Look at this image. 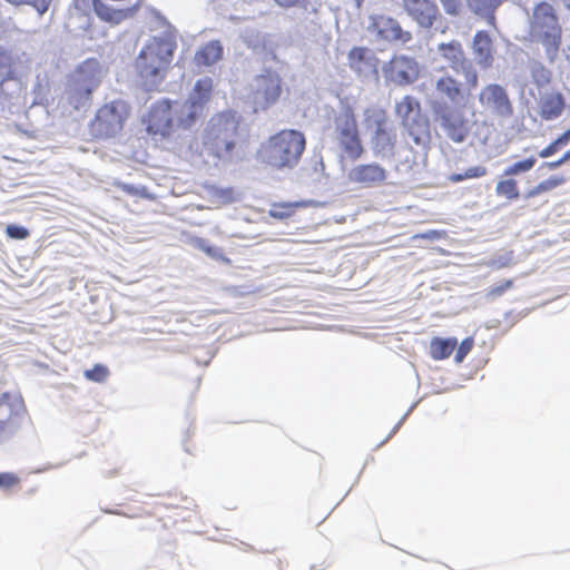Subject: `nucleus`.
<instances>
[{
  "label": "nucleus",
  "mask_w": 570,
  "mask_h": 570,
  "mask_svg": "<svg viewBox=\"0 0 570 570\" xmlns=\"http://www.w3.org/2000/svg\"><path fill=\"white\" fill-rule=\"evenodd\" d=\"M459 72L464 76L465 83L470 89L476 88L479 83V76L470 60L462 68H460Z\"/></svg>",
  "instance_id": "nucleus-38"
},
{
  "label": "nucleus",
  "mask_w": 570,
  "mask_h": 570,
  "mask_svg": "<svg viewBox=\"0 0 570 570\" xmlns=\"http://www.w3.org/2000/svg\"><path fill=\"white\" fill-rule=\"evenodd\" d=\"M102 78V69L97 59L90 58L80 63L71 73L67 99L76 109L80 110L88 106L92 92L99 87Z\"/></svg>",
  "instance_id": "nucleus-5"
},
{
  "label": "nucleus",
  "mask_w": 570,
  "mask_h": 570,
  "mask_svg": "<svg viewBox=\"0 0 570 570\" xmlns=\"http://www.w3.org/2000/svg\"><path fill=\"white\" fill-rule=\"evenodd\" d=\"M502 0H466L470 10L483 18H492V13L500 6Z\"/></svg>",
  "instance_id": "nucleus-31"
},
{
  "label": "nucleus",
  "mask_w": 570,
  "mask_h": 570,
  "mask_svg": "<svg viewBox=\"0 0 570 570\" xmlns=\"http://www.w3.org/2000/svg\"><path fill=\"white\" fill-rule=\"evenodd\" d=\"M250 88L255 106L266 109L275 104L281 96V78L276 72L265 70L253 79Z\"/></svg>",
  "instance_id": "nucleus-15"
},
{
  "label": "nucleus",
  "mask_w": 570,
  "mask_h": 570,
  "mask_svg": "<svg viewBox=\"0 0 570 570\" xmlns=\"http://www.w3.org/2000/svg\"><path fill=\"white\" fill-rule=\"evenodd\" d=\"M195 247L203 250L204 253H206L209 257H212L214 259L228 262V259L225 258V256L219 247L209 245L208 242L203 238H197L195 240Z\"/></svg>",
  "instance_id": "nucleus-37"
},
{
  "label": "nucleus",
  "mask_w": 570,
  "mask_h": 570,
  "mask_svg": "<svg viewBox=\"0 0 570 570\" xmlns=\"http://www.w3.org/2000/svg\"><path fill=\"white\" fill-rule=\"evenodd\" d=\"M561 31L554 8L548 2L537 4L530 20V37L533 42L543 46L546 58L550 63H553L558 57Z\"/></svg>",
  "instance_id": "nucleus-4"
},
{
  "label": "nucleus",
  "mask_w": 570,
  "mask_h": 570,
  "mask_svg": "<svg viewBox=\"0 0 570 570\" xmlns=\"http://www.w3.org/2000/svg\"><path fill=\"white\" fill-rule=\"evenodd\" d=\"M432 85L435 92L433 100H444L451 106L459 105L464 98L462 83L452 77L448 71L432 78Z\"/></svg>",
  "instance_id": "nucleus-21"
},
{
  "label": "nucleus",
  "mask_w": 570,
  "mask_h": 570,
  "mask_svg": "<svg viewBox=\"0 0 570 570\" xmlns=\"http://www.w3.org/2000/svg\"><path fill=\"white\" fill-rule=\"evenodd\" d=\"M444 11L450 16H459L462 9L461 0H440Z\"/></svg>",
  "instance_id": "nucleus-44"
},
{
  "label": "nucleus",
  "mask_w": 570,
  "mask_h": 570,
  "mask_svg": "<svg viewBox=\"0 0 570 570\" xmlns=\"http://www.w3.org/2000/svg\"><path fill=\"white\" fill-rule=\"evenodd\" d=\"M479 102L489 114L499 118H509L513 106L505 88L497 83L484 86L479 94Z\"/></svg>",
  "instance_id": "nucleus-17"
},
{
  "label": "nucleus",
  "mask_w": 570,
  "mask_h": 570,
  "mask_svg": "<svg viewBox=\"0 0 570 570\" xmlns=\"http://www.w3.org/2000/svg\"><path fill=\"white\" fill-rule=\"evenodd\" d=\"M430 109L435 125L450 140L456 144L465 141L471 130L464 106H451L444 100H431Z\"/></svg>",
  "instance_id": "nucleus-7"
},
{
  "label": "nucleus",
  "mask_w": 570,
  "mask_h": 570,
  "mask_svg": "<svg viewBox=\"0 0 570 570\" xmlns=\"http://www.w3.org/2000/svg\"><path fill=\"white\" fill-rule=\"evenodd\" d=\"M364 125L372 131L371 148L380 158L394 156L396 135L389 128L386 112L381 108L364 110Z\"/></svg>",
  "instance_id": "nucleus-9"
},
{
  "label": "nucleus",
  "mask_w": 570,
  "mask_h": 570,
  "mask_svg": "<svg viewBox=\"0 0 570 570\" xmlns=\"http://www.w3.org/2000/svg\"><path fill=\"white\" fill-rule=\"evenodd\" d=\"M472 53L474 61L483 69H488L493 63L492 40L487 31H478L473 37Z\"/></svg>",
  "instance_id": "nucleus-26"
},
{
  "label": "nucleus",
  "mask_w": 570,
  "mask_h": 570,
  "mask_svg": "<svg viewBox=\"0 0 570 570\" xmlns=\"http://www.w3.org/2000/svg\"><path fill=\"white\" fill-rule=\"evenodd\" d=\"M271 216L278 219H284L289 216V212L287 210H278V209H272Z\"/></svg>",
  "instance_id": "nucleus-53"
},
{
  "label": "nucleus",
  "mask_w": 570,
  "mask_h": 570,
  "mask_svg": "<svg viewBox=\"0 0 570 570\" xmlns=\"http://www.w3.org/2000/svg\"><path fill=\"white\" fill-rule=\"evenodd\" d=\"M212 78L204 77L196 81L186 100L171 101L175 129H189L197 124L204 115L205 106L212 96Z\"/></svg>",
  "instance_id": "nucleus-6"
},
{
  "label": "nucleus",
  "mask_w": 570,
  "mask_h": 570,
  "mask_svg": "<svg viewBox=\"0 0 570 570\" xmlns=\"http://www.w3.org/2000/svg\"><path fill=\"white\" fill-rule=\"evenodd\" d=\"M458 344L456 338H433L431 341L430 350L431 355L435 360H443L449 357Z\"/></svg>",
  "instance_id": "nucleus-30"
},
{
  "label": "nucleus",
  "mask_w": 570,
  "mask_h": 570,
  "mask_svg": "<svg viewBox=\"0 0 570 570\" xmlns=\"http://www.w3.org/2000/svg\"><path fill=\"white\" fill-rule=\"evenodd\" d=\"M350 67L361 77L377 75L379 59L372 49L354 47L348 53Z\"/></svg>",
  "instance_id": "nucleus-23"
},
{
  "label": "nucleus",
  "mask_w": 570,
  "mask_h": 570,
  "mask_svg": "<svg viewBox=\"0 0 570 570\" xmlns=\"http://www.w3.org/2000/svg\"><path fill=\"white\" fill-rule=\"evenodd\" d=\"M107 376L108 370L101 364H96L91 370L85 371V377L94 382L102 383Z\"/></svg>",
  "instance_id": "nucleus-40"
},
{
  "label": "nucleus",
  "mask_w": 570,
  "mask_h": 570,
  "mask_svg": "<svg viewBox=\"0 0 570 570\" xmlns=\"http://www.w3.org/2000/svg\"><path fill=\"white\" fill-rule=\"evenodd\" d=\"M570 141V128L564 131L561 136H559L553 142L561 149Z\"/></svg>",
  "instance_id": "nucleus-49"
},
{
  "label": "nucleus",
  "mask_w": 570,
  "mask_h": 570,
  "mask_svg": "<svg viewBox=\"0 0 570 570\" xmlns=\"http://www.w3.org/2000/svg\"><path fill=\"white\" fill-rule=\"evenodd\" d=\"M561 158H562V160H563L564 163H567L568 160H570V149H569V150H567V151L563 154V156H562Z\"/></svg>",
  "instance_id": "nucleus-58"
},
{
  "label": "nucleus",
  "mask_w": 570,
  "mask_h": 570,
  "mask_svg": "<svg viewBox=\"0 0 570 570\" xmlns=\"http://www.w3.org/2000/svg\"><path fill=\"white\" fill-rule=\"evenodd\" d=\"M472 347H473V338L472 337H466L465 340H463L456 351L454 361L456 363H461L464 360V357L470 353Z\"/></svg>",
  "instance_id": "nucleus-43"
},
{
  "label": "nucleus",
  "mask_w": 570,
  "mask_h": 570,
  "mask_svg": "<svg viewBox=\"0 0 570 570\" xmlns=\"http://www.w3.org/2000/svg\"><path fill=\"white\" fill-rule=\"evenodd\" d=\"M512 264H513V253L512 252H505V253L499 254L491 262V265L495 268L508 267Z\"/></svg>",
  "instance_id": "nucleus-42"
},
{
  "label": "nucleus",
  "mask_w": 570,
  "mask_h": 570,
  "mask_svg": "<svg viewBox=\"0 0 570 570\" xmlns=\"http://www.w3.org/2000/svg\"><path fill=\"white\" fill-rule=\"evenodd\" d=\"M366 31L376 43H401L412 41V33L404 30L393 17L385 14H372L368 18Z\"/></svg>",
  "instance_id": "nucleus-13"
},
{
  "label": "nucleus",
  "mask_w": 570,
  "mask_h": 570,
  "mask_svg": "<svg viewBox=\"0 0 570 570\" xmlns=\"http://www.w3.org/2000/svg\"><path fill=\"white\" fill-rule=\"evenodd\" d=\"M17 431V425H9L0 423V442H3L11 438L13 433Z\"/></svg>",
  "instance_id": "nucleus-47"
},
{
  "label": "nucleus",
  "mask_w": 570,
  "mask_h": 570,
  "mask_svg": "<svg viewBox=\"0 0 570 570\" xmlns=\"http://www.w3.org/2000/svg\"><path fill=\"white\" fill-rule=\"evenodd\" d=\"M18 482V478L12 473H0V488L8 489Z\"/></svg>",
  "instance_id": "nucleus-46"
},
{
  "label": "nucleus",
  "mask_w": 570,
  "mask_h": 570,
  "mask_svg": "<svg viewBox=\"0 0 570 570\" xmlns=\"http://www.w3.org/2000/svg\"><path fill=\"white\" fill-rule=\"evenodd\" d=\"M558 150V146L552 141L549 146L539 151L538 156L541 158H548L554 155Z\"/></svg>",
  "instance_id": "nucleus-48"
},
{
  "label": "nucleus",
  "mask_w": 570,
  "mask_h": 570,
  "mask_svg": "<svg viewBox=\"0 0 570 570\" xmlns=\"http://www.w3.org/2000/svg\"><path fill=\"white\" fill-rule=\"evenodd\" d=\"M73 7L79 12L86 13L94 9L96 14L104 21L119 23L134 12V8L114 9L105 4L101 0H73Z\"/></svg>",
  "instance_id": "nucleus-22"
},
{
  "label": "nucleus",
  "mask_w": 570,
  "mask_h": 570,
  "mask_svg": "<svg viewBox=\"0 0 570 570\" xmlns=\"http://www.w3.org/2000/svg\"><path fill=\"white\" fill-rule=\"evenodd\" d=\"M6 232L9 237L14 239H24L29 236L28 229L18 225H8Z\"/></svg>",
  "instance_id": "nucleus-45"
},
{
  "label": "nucleus",
  "mask_w": 570,
  "mask_h": 570,
  "mask_svg": "<svg viewBox=\"0 0 570 570\" xmlns=\"http://www.w3.org/2000/svg\"><path fill=\"white\" fill-rule=\"evenodd\" d=\"M387 178V171L376 163L360 164L347 173V179L363 188H371L383 184Z\"/></svg>",
  "instance_id": "nucleus-20"
},
{
  "label": "nucleus",
  "mask_w": 570,
  "mask_h": 570,
  "mask_svg": "<svg viewBox=\"0 0 570 570\" xmlns=\"http://www.w3.org/2000/svg\"><path fill=\"white\" fill-rule=\"evenodd\" d=\"M7 1L13 6H21V4L31 6L41 16L48 10V8L51 3V0H7Z\"/></svg>",
  "instance_id": "nucleus-39"
},
{
  "label": "nucleus",
  "mask_w": 570,
  "mask_h": 570,
  "mask_svg": "<svg viewBox=\"0 0 570 570\" xmlns=\"http://www.w3.org/2000/svg\"><path fill=\"white\" fill-rule=\"evenodd\" d=\"M564 164V161L562 160V158L558 159V160H554V161H546L541 165V168H549V169H556V168H559L560 166H562Z\"/></svg>",
  "instance_id": "nucleus-51"
},
{
  "label": "nucleus",
  "mask_w": 570,
  "mask_h": 570,
  "mask_svg": "<svg viewBox=\"0 0 570 570\" xmlns=\"http://www.w3.org/2000/svg\"><path fill=\"white\" fill-rule=\"evenodd\" d=\"M566 107V101L561 92L550 89L539 90L538 112L544 120H554L559 118Z\"/></svg>",
  "instance_id": "nucleus-24"
},
{
  "label": "nucleus",
  "mask_w": 570,
  "mask_h": 570,
  "mask_svg": "<svg viewBox=\"0 0 570 570\" xmlns=\"http://www.w3.org/2000/svg\"><path fill=\"white\" fill-rule=\"evenodd\" d=\"M306 139L303 132L284 129L262 142L257 159L276 170L294 169L305 150Z\"/></svg>",
  "instance_id": "nucleus-3"
},
{
  "label": "nucleus",
  "mask_w": 570,
  "mask_h": 570,
  "mask_svg": "<svg viewBox=\"0 0 570 570\" xmlns=\"http://www.w3.org/2000/svg\"><path fill=\"white\" fill-rule=\"evenodd\" d=\"M558 185H559L558 179L550 178V179L543 180V181L539 183L535 187L531 188L528 191L527 197L528 198L535 197L542 193H546L548 190L556 188Z\"/></svg>",
  "instance_id": "nucleus-41"
},
{
  "label": "nucleus",
  "mask_w": 570,
  "mask_h": 570,
  "mask_svg": "<svg viewBox=\"0 0 570 570\" xmlns=\"http://www.w3.org/2000/svg\"><path fill=\"white\" fill-rule=\"evenodd\" d=\"M495 191L498 195L504 196L508 199L519 198V190L514 179L500 180L495 186Z\"/></svg>",
  "instance_id": "nucleus-34"
},
{
  "label": "nucleus",
  "mask_w": 570,
  "mask_h": 570,
  "mask_svg": "<svg viewBox=\"0 0 570 570\" xmlns=\"http://www.w3.org/2000/svg\"><path fill=\"white\" fill-rule=\"evenodd\" d=\"M414 406H415V404H414V405H412V406L410 407V410H409V411H407V412L402 416V419L399 421V423L394 426V429L392 430V432L389 434L387 439H389V438H391V436H392V435H393V434L399 430V428L403 424V422H404L405 417L407 416V414L412 411V409H413Z\"/></svg>",
  "instance_id": "nucleus-55"
},
{
  "label": "nucleus",
  "mask_w": 570,
  "mask_h": 570,
  "mask_svg": "<svg viewBox=\"0 0 570 570\" xmlns=\"http://www.w3.org/2000/svg\"><path fill=\"white\" fill-rule=\"evenodd\" d=\"M430 144L431 135L416 132L404 136V147L397 154L396 170L412 176L420 174L426 166Z\"/></svg>",
  "instance_id": "nucleus-11"
},
{
  "label": "nucleus",
  "mask_w": 570,
  "mask_h": 570,
  "mask_svg": "<svg viewBox=\"0 0 570 570\" xmlns=\"http://www.w3.org/2000/svg\"><path fill=\"white\" fill-rule=\"evenodd\" d=\"M529 69L532 80L538 86L539 90L547 89L546 86L550 82L551 72L537 60L530 62Z\"/></svg>",
  "instance_id": "nucleus-32"
},
{
  "label": "nucleus",
  "mask_w": 570,
  "mask_h": 570,
  "mask_svg": "<svg viewBox=\"0 0 570 570\" xmlns=\"http://www.w3.org/2000/svg\"><path fill=\"white\" fill-rule=\"evenodd\" d=\"M216 194L224 199V202L228 203L232 202V189H219L216 191Z\"/></svg>",
  "instance_id": "nucleus-52"
},
{
  "label": "nucleus",
  "mask_w": 570,
  "mask_h": 570,
  "mask_svg": "<svg viewBox=\"0 0 570 570\" xmlns=\"http://www.w3.org/2000/svg\"><path fill=\"white\" fill-rule=\"evenodd\" d=\"M279 7L283 8H292V7H302L307 14H312L311 24L312 30H316L320 28L318 21V8L321 7L320 0H274Z\"/></svg>",
  "instance_id": "nucleus-29"
},
{
  "label": "nucleus",
  "mask_w": 570,
  "mask_h": 570,
  "mask_svg": "<svg viewBox=\"0 0 570 570\" xmlns=\"http://www.w3.org/2000/svg\"><path fill=\"white\" fill-rule=\"evenodd\" d=\"M512 286V281H505L502 285L497 286L491 289V294L493 295H501L505 289L510 288Z\"/></svg>",
  "instance_id": "nucleus-50"
},
{
  "label": "nucleus",
  "mask_w": 570,
  "mask_h": 570,
  "mask_svg": "<svg viewBox=\"0 0 570 570\" xmlns=\"http://www.w3.org/2000/svg\"><path fill=\"white\" fill-rule=\"evenodd\" d=\"M401 7L423 29H430L439 16L433 0H401Z\"/></svg>",
  "instance_id": "nucleus-19"
},
{
  "label": "nucleus",
  "mask_w": 570,
  "mask_h": 570,
  "mask_svg": "<svg viewBox=\"0 0 570 570\" xmlns=\"http://www.w3.org/2000/svg\"><path fill=\"white\" fill-rule=\"evenodd\" d=\"M129 116V106L124 100H114L98 109L90 129L97 138H111L118 135Z\"/></svg>",
  "instance_id": "nucleus-12"
},
{
  "label": "nucleus",
  "mask_w": 570,
  "mask_h": 570,
  "mask_svg": "<svg viewBox=\"0 0 570 570\" xmlns=\"http://www.w3.org/2000/svg\"><path fill=\"white\" fill-rule=\"evenodd\" d=\"M435 236H436V232H430V233L421 235L422 238H434Z\"/></svg>",
  "instance_id": "nucleus-57"
},
{
  "label": "nucleus",
  "mask_w": 570,
  "mask_h": 570,
  "mask_svg": "<svg viewBox=\"0 0 570 570\" xmlns=\"http://www.w3.org/2000/svg\"><path fill=\"white\" fill-rule=\"evenodd\" d=\"M537 163L535 156H530L523 160L515 161L504 169L505 176H517L531 170Z\"/></svg>",
  "instance_id": "nucleus-33"
},
{
  "label": "nucleus",
  "mask_w": 570,
  "mask_h": 570,
  "mask_svg": "<svg viewBox=\"0 0 570 570\" xmlns=\"http://www.w3.org/2000/svg\"><path fill=\"white\" fill-rule=\"evenodd\" d=\"M120 186H121L122 190H125L126 193H128L130 195H138L139 194V188L134 186V185L121 184Z\"/></svg>",
  "instance_id": "nucleus-54"
},
{
  "label": "nucleus",
  "mask_w": 570,
  "mask_h": 570,
  "mask_svg": "<svg viewBox=\"0 0 570 570\" xmlns=\"http://www.w3.org/2000/svg\"><path fill=\"white\" fill-rule=\"evenodd\" d=\"M171 100L161 99L153 104L148 114L147 130L153 135L168 136L174 129Z\"/></svg>",
  "instance_id": "nucleus-18"
},
{
  "label": "nucleus",
  "mask_w": 570,
  "mask_h": 570,
  "mask_svg": "<svg viewBox=\"0 0 570 570\" xmlns=\"http://www.w3.org/2000/svg\"><path fill=\"white\" fill-rule=\"evenodd\" d=\"M22 410V403L19 399L4 393L0 397V423L9 425H19L18 417Z\"/></svg>",
  "instance_id": "nucleus-27"
},
{
  "label": "nucleus",
  "mask_w": 570,
  "mask_h": 570,
  "mask_svg": "<svg viewBox=\"0 0 570 570\" xmlns=\"http://www.w3.org/2000/svg\"><path fill=\"white\" fill-rule=\"evenodd\" d=\"M333 138L340 148L352 160L358 159L364 153L356 119L351 106L343 105L333 119Z\"/></svg>",
  "instance_id": "nucleus-8"
},
{
  "label": "nucleus",
  "mask_w": 570,
  "mask_h": 570,
  "mask_svg": "<svg viewBox=\"0 0 570 570\" xmlns=\"http://www.w3.org/2000/svg\"><path fill=\"white\" fill-rule=\"evenodd\" d=\"M487 174V169L483 166H473L468 168L464 173L452 174L449 179L452 183H460L464 179L480 178Z\"/></svg>",
  "instance_id": "nucleus-35"
},
{
  "label": "nucleus",
  "mask_w": 570,
  "mask_h": 570,
  "mask_svg": "<svg viewBox=\"0 0 570 570\" xmlns=\"http://www.w3.org/2000/svg\"><path fill=\"white\" fill-rule=\"evenodd\" d=\"M242 39L253 50H257L264 45L263 36L255 29H245L242 32Z\"/></svg>",
  "instance_id": "nucleus-36"
},
{
  "label": "nucleus",
  "mask_w": 570,
  "mask_h": 570,
  "mask_svg": "<svg viewBox=\"0 0 570 570\" xmlns=\"http://www.w3.org/2000/svg\"><path fill=\"white\" fill-rule=\"evenodd\" d=\"M394 111L396 117L401 120L404 136L416 135V132L431 135L429 120L422 115L421 105L415 97L404 96L400 100H396Z\"/></svg>",
  "instance_id": "nucleus-14"
},
{
  "label": "nucleus",
  "mask_w": 570,
  "mask_h": 570,
  "mask_svg": "<svg viewBox=\"0 0 570 570\" xmlns=\"http://www.w3.org/2000/svg\"><path fill=\"white\" fill-rule=\"evenodd\" d=\"M176 47V37L166 31L153 37L140 49L135 60V70L146 90H155L163 83Z\"/></svg>",
  "instance_id": "nucleus-2"
},
{
  "label": "nucleus",
  "mask_w": 570,
  "mask_h": 570,
  "mask_svg": "<svg viewBox=\"0 0 570 570\" xmlns=\"http://www.w3.org/2000/svg\"><path fill=\"white\" fill-rule=\"evenodd\" d=\"M30 62L26 53H12L0 50V112H3L10 100L20 91V82L16 75L22 73Z\"/></svg>",
  "instance_id": "nucleus-10"
},
{
  "label": "nucleus",
  "mask_w": 570,
  "mask_h": 570,
  "mask_svg": "<svg viewBox=\"0 0 570 570\" xmlns=\"http://www.w3.org/2000/svg\"><path fill=\"white\" fill-rule=\"evenodd\" d=\"M245 135L239 128V119L234 111L214 115L207 122L203 142L209 155L223 164H233L243 159Z\"/></svg>",
  "instance_id": "nucleus-1"
},
{
  "label": "nucleus",
  "mask_w": 570,
  "mask_h": 570,
  "mask_svg": "<svg viewBox=\"0 0 570 570\" xmlns=\"http://www.w3.org/2000/svg\"><path fill=\"white\" fill-rule=\"evenodd\" d=\"M223 46L219 41L213 40L203 46L195 55V62L198 66L209 67L220 60Z\"/></svg>",
  "instance_id": "nucleus-28"
},
{
  "label": "nucleus",
  "mask_w": 570,
  "mask_h": 570,
  "mask_svg": "<svg viewBox=\"0 0 570 570\" xmlns=\"http://www.w3.org/2000/svg\"><path fill=\"white\" fill-rule=\"evenodd\" d=\"M324 169H325L324 161H323V159H322V158H320V159H318V161L315 164L314 170H315V171H318V170H320V171H322V175H324V176H325V174H324Z\"/></svg>",
  "instance_id": "nucleus-56"
},
{
  "label": "nucleus",
  "mask_w": 570,
  "mask_h": 570,
  "mask_svg": "<svg viewBox=\"0 0 570 570\" xmlns=\"http://www.w3.org/2000/svg\"><path fill=\"white\" fill-rule=\"evenodd\" d=\"M435 57L442 58L448 63V67L455 72H459L460 68L469 61L461 43L456 40L439 43L435 49Z\"/></svg>",
  "instance_id": "nucleus-25"
},
{
  "label": "nucleus",
  "mask_w": 570,
  "mask_h": 570,
  "mask_svg": "<svg viewBox=\"0 0 570 570\" xmlns=\"http://www.w3.org/2000/svg\"><path fill=\"white\" fill-rule=\"evenodd\" d=\"M561 2L570 9V0H561Z\"/></svg>",
  "instance_id": "nucleus-59"
},
{
  "label": "nucleus",
  "mask_w": 570,
  "mask_h": 570,
  "mask_svg": "<svg viewBox=\"0 0 570 570\" xmlns=\"http://www.w3.org/2000/svg\"><path fill=\"white\" fill-rule=\"evenodd\" d=\"M382 71L386 81L396 86H409L420 76L417 61L405 55L394 56L383 66Z\"/></svg>",
  "instance_id": "nucleus-16"
}]
</instances>
